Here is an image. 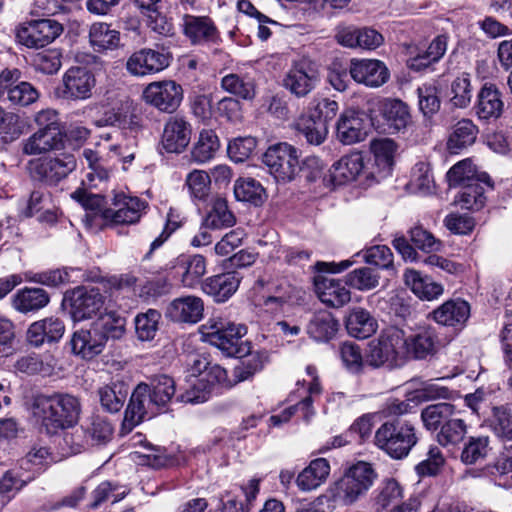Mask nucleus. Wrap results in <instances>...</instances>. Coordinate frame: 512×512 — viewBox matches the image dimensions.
I'll return each instance as SVG.
<instances>
[{
  "label": "nucleus",
  "mask_w": 512,
  "mask_h": 512,
  "mask_svg": "<svg viewBox=\"0 0 512 512\" xmlns=\"http://www.w3.org/2000/svg\"><path fill=\"white\" fill-rule=\"evenodd\" d=\"M405 361L410 359L424 360L436 353L437 337L428 328L407 334L405 332Z\"/></svg>",
  "instance_id": "22"
},
{
  "label": "nucleus",
  "mask_w": 512,
  "mask_h": 512,
  "mask_svg": "<svg viewBox=\"0 0 512 512\" xmlns=\"http://www.w3.org/2000/svg\"><path fill=\"white\" fill-rule=\"evenodd\" d=\"M377 328V320L361 307L352 309L346 320V329L354 338L366 339L373 335Z\"/></svg>",
  "instance_id": "37"
},
{
  "label": "nucleus",
  "mask_w": 512,
  "mask_h": 512,
  "mask_svg": "<svg viewBox=\"0 0 512 512\" xmlns=\"http://www.w3.org/2000/svg\"><path fill=\"white\" fill-rule=\"evenodd\" d=\"M329 473V462L324 458H317L298 474L296 484L302 491H312L326 481Z\"/></svg>",
  "instance_id": "35"
},
{
  "label": "nucleus",
  "mask_w": 512,
  "mask_h": 512,
  "mask_svg": "<svg viewBox=\"0 0 512 512\" xmlns=\"http://www.w3.org/2000/svg\"><path fill=\"white\" fill-rule=\"evenodd\" d=\"M376 476L371 464L362 461L356 463L330 487L332 501L340 505L355 503L370 489Z\"/></svg>",
  "instance_id": "3"
},
{
  "label": "nucleus",
  "mask_w": 512,
  "mask_h": 512,
  "mask_svg": "<svg viewBox=\"0 0 512 512\" xmlns=\"http://www.w3.org/2000/svg\"><path fill=\"white\" fill-rule=\"evenodd\" d=\"M450 187L464 186L473 182L486 183L492 187L490 177L486 173H478L472 160L467 158L453 165L447 172Z\"/></svg>",
  "instance_id": "34"
},
{
  "label": "nucleus",
  "mask_w": 512,
  "mask_h": 512,
  "mask_svg": "<svg viewBox=\"0 0 512 512\" xmlns=\"http://www.w3.org/2000/svg\"><path fill=\"white\" fill-rule=\"evenodd\" d=\"M456 412L454 405L441 402L425 407L421 412V419L426 429L437 430L441 429Z\"/></svg>",
  "instance_id": "47"
},
{
  "label": "nucleus",
  "mask_w": 512,
  "mask_h": 512,
  "mask_svg": "<svg viewBox=\"0 0 512 512\" xmlns=\"http://www.w3.org/2000/svg\"><path fill=\"white\" fill-rule=\"evenodd\" d=\"M146 206V202L137 197L116 195L113 207L105 209L102 216L113 224H134L139 221Z\"/></svg>",
  "instance_id": "14"
},
{
  "label": "nucleus",
  "mask_w": 512,
  "mask_h": 512,
  "mask_svg": "<svg viewBox=\"0 0 512 512\" xmlns=\"http://www.w3.org/2000/svg\"><path fill=\"white\" fill-rule=\"evenodd\" d=\"M345 279L348 286L360 291H367L378 286L380 276L369 267H361L349 272Z\"/></svg>",
  "instance_id": "59"
},
{
  "label": "nucleus",
  "mask_w": 512,
  "mask_h": 512,
  "mask_svg": "<svg viewBox=\"0 0 512 512\" xmlns=\"http://www.w3.org/2000/svg\"><path fill=\"white\" fill-rule=\"evenodd\" d=\"M185 185L194 202H206L211 193V176L204 170L195 169L187 174Z\"/></svg>",
  "instance_id": "49"
},
{
  "label": "nucleus",
  "mask_w": 512,
  "mask_h": 512,
  "mask_svg": "<svg viewBox=\"0 0 512 512\" xmlns=\"http://www.w3.org/2000/svg\"><path fill=\"white\" fill-rule=\"evenodd\" d=\"M346 285V282L327 277H318L315 281V289L321 302L334 308L350 302L351 292Z\"/></svg>",
  "instance_id": "28"
},
{
  "label": "nucleus",
  "mask_w": 512,
  "mask_h": 512,
  "mask_svg": "<svg viewBox=\"0 0 512 512\" xmlns=\"http://www.w3.org/2000/svg\"><path fill=\"white\" fill-rule=\"evenodd\" d=\"M264 188L253 178H239L234 184V196L238 201L248 202L255 206L264 201Z\"/></svg>",
  "instance_id": "52"
},
{
  "label": "nucleus",
  "mask_w": 512,
  "mask_h": 512,
  "mask_svg": "<svg viewBox=\"0 0 512 512\" xmlns=\"http://www.w3.org/2000/svg\"><path fill=\"white\" fill-rule=\"evenodd\" d=\"M263 163L278 182H290L301 171L298 150L286 142L268 147L263 154Z\"/></svg>",
  "instance_id": "6"
},
{
  "label": "nucleus",
  "mask_w": 512,
  "mask_h": 512,
  "mask_svg": "<svg viewBox=\"0 0 512 512\" xmlns=\"http://www.w3.org/2000/svg\"><path fill=\"white\" fill-rule=\"evenodd\" d=\"M191 125L182 117H171L162 134L163 148L169 153H180L190 143Z\"/></svg>",
  "instance_id": "20"
},
{
  "label": "nucleus",
  "mask_w": 512,
  "mask_h": 512,
  "mask_svg": "<svg viewBox=\"0 0 512 512\" xmlns=\"http://www.w3.org/2000/svg\"><path fill=\"white\" fill-rule=\"evenodd\" d=\"M183 32L192 44L216 43L219 34L209 17L183 16Z\"/></svg>",
  "instance_id": "25"
},
{
  "label": "nucleus",
  "mask_w": 512,
  "mask_h": 512,
  "mask_svg": "<svg viewBox=\"0 0 512 512\" xmlns=\"http://www.w3.org/2000/svg\"><path fill=\"white\" fill-rule=\"evenodd\" d=\"M89 44L97 53L113 51L120 47V32L106 22L91 24L88 32Z\"/></svg>",
  "instance_id": "31"
},
{
  "label": "nucleus",
  "mask_w": 512,
  "mask_h": 512,
  "mask_svg": "<svg viewBox=\"0 0 512 512\" xmlns=\"http://www.w3.org/2000/svg\"><path fill=\"white\" fill-rule=\"evenodd\" d=\"M50 301L49 294L42 288H23L12 300L13 307L21 313L36 312Z\"/></svg>",
  "instance_id": "38"
},
{
  "label": "nucleus",
  "mask_w": 512,
  "mask_h": 512,
  "mask_svg": "<svg viewBox=\"0 0 512 512\" xmlns=\"http://www.w3.org/2000/svg\"><path fill=\"white\" fill-rule=\"evenodd\" d=\"M319 81V71L315 65L302 59L291 65L283 79V86L295 97L303 98L316 88Z\"/></svg>",
  "instance_id": "8"
},
{
  "label": "nucleus",
  "mask_w": 512,
  "mask_h": 512,
  "mask_svg": "<svg viewBox=\"0 0 512 512\" xmlns=\"http://www.w3.org/2000/svg\"><path fill=\"white\" fill-rule=\"evenodd\" d=\"M467 433V425L463 419L459 417L457 411L452 418L446 421L437 434V441L442 446L457 445L465 437Z\"/></svg>",
  "instance_id": "56"
},
{
  "label": "nucleus",
  "mask_w": 512,
  "mask_h": 512,
  "mask_svg": "<svg viewBox=\"0 0 512 512\" xmlns=\"http://www.w3.org/2000/svg\"><path fill=\"white\" fill-rule=\"evenodd\" d=\"M448 46V36L438 35L428 45L426 49L416 48L410 51V57L407 60V66L416 72H420L437 63L445 55Z\"/></svg>",
  "instance_id": "23"
},
{
  "label": "nucleus",
  "mask_w": 512,
  "mask_h": 512,
  "mask_svg": "<svg viewBox=\"0 0 512 512\" xmlns=\"http://www.w3.org/2000/svg\"><path fill=\"white\" fill-rule=\"evenodd\" d=\"M147 386L157 409L165 410L176 392L174 379L165 374L155 375Z\"/></svg>",
  "instance_id": "44"
},
{
  "label": "nucleus",
  "mask_w": 512,
  "mask_h": 512,
  "mask_svg": "<svg viewBox=\"0 0 512 512\" xmlns=\"http://www.w3.org/2000/svg\"><path fill=\"white\" fill-rule=\"evenodd\" d=\"M368 133L364 113L355 110L344 111L336 124V137L344 145H352L365 140Z\"/></svg>",
  "instance_id": "16"
},
{
  "label": "nucleus",
  "mask_w": 512,
  "mask_h": 512,
  "mask_svg": "<svg viewBox=\"0 0 512 512\" xmlns=\"http://www.w3.org/2000/svg\"><path fill=\"white\" fill-rule=\"evenodd\" d=\"M415 427L406 421H386L375 432L374 444L393 459L407 457L417 444Z\"/></svg>",
  "instance_id": "4"
},
{
  "label": "nucleus",
  "mask_w": 512,
  "mask_h": 512,
  "mask_svg": "<svg viewBox=\"0 0 512 512\" xmlns=\"http://www.w3.org/2000/svg\"><path fill=\"white\" fill-rule=\"evenodd\" d=\"M489 427L500 439L512 441V413L505 406L493 407Z\"/></svg>",
  "instance_id": "58"
},
{
  "label": "nucleus",
  "mask_w": 512,
  "mask_h": 512,
  "mask_svg": "<svg viewBox=\"0 0 512 512\" xmlns=\"http://www.w3.org/2000/svg\"><path fill=\"white\" fill-rule=\"evenodd\" d=\"M65 332L64 322L57 317H48L32 323L27 331L28 342L39 347L45 342L59 341Z\"/></svg>",
  "instance_id": "26"
},
{
  "label": "nucleus",
  "mask_w": 512,
  "mask_h": 512,
  "mask_svg": "<svg viewBox=\"0 0 512 512\" xmlns=\"http://www.w3.org/2000/svg\"><path fill=\"white\" fill-rule=\"evenodd\" d=\"M82 430L86 444L91 446L107 444L114 433V427L110 421L100 415H93Z\"/></svg>",
  "instance_id": "42"
},
{
  "label": "nucleus",
  "mask_w": 512,
  "mask_h": 512,
  "mask_svg": "<svg viewBox=\"0 0 512 512\" xmlns=\"http://www.w3.org/2000/svg\"><path fill=\"white\" fill-rule=\"evenodd\" d=\"M339 322L327 310L315 312L307 324V334L316 342H328L337 333Z\"/></svg>",
  "instance_id": "33"
},
{
  "label": "nucleus",
  "mask_w": 512,
  "mask_h": 512,
  "mask_svg": "<svg viewBox=\"0 0 512 512\" xmlns=\"http://www.w3.org/2000/svg\"><path fill=\"white\" fill-rule=\"evenodd\" d=\"M236 357L242 359L240 364L233 369V376L237 382L245 381L262 370L268 360L265 351H251L250 349L244 355Z\"/></svg>",
  "instance_id": "46"
},
{
  "label": "nucleus",
  "mask_w": 512,
  "mask_h": 512,
  "mask_svg": "<svg viewBox=\"0 0 512 512\" xmlns=\"http://www.w3.org/2000/svg\"><path fill=\"white\" fill-rule=\"evenodd\" d=\"M490 451V438L486 435L471 436L467 439L461 452V461L472 465L484 459Z\"/></svg>",
  "instance_id": "57"
},
{
  "label": "nucleus",
  "mask_w": 512,
  "mask_h": 512,
  "mask_svg": "<svg viewBox=\"0 0 512 512\" xmlns=\"http://www.w3.org/2000/svg\"><path fill=\"white\" fill-rule=\"evenodd\" d=\"M479 133L478 127L470 119L458 121L450 134L447 147L451 153H458L468 146H471Z\"/></svg>",
  "instance_id": "43"
},
{
  "label": "nucleus",
  "mask_w": 512,
  "mask_h": 512,
  "mask_svg": "<svg viewBox=\"0 0 512 512\" xmlns=\"http://www.w3.org/2000/svg\"><path fill=\"white\" fill-rule=\"evenodd\" d=\"M26 123L15 112L0 107V137L3 142L10 143L25 133Z\"/></svg>",
  "instance_id": "50"
},
{
  "label": "nucleus",
  "mask_w": 512,
  "mask_h": 512,
  "mask_svg": "<svg viewBox=\"0 0 512 512\" xmlns=\"http://www.w3.org/2000/svg\"><path fill=\"white\" fill-rule=\"evenodd\" d=\"M101 406L109 413L121 410L128 396V386L123 381H113L98 389Z\"/></svg>",
  "instance_id": "41"
},
{
  "label": "nucleus",
  "mask_w": 512,
  "mask_h": 512,
  "mask_svg": "<svg viewBox=\"0 0 512 512\" xmlns=\"http://www.w3.org/2000/svg\"><path fill=\"white\" fill-rule=\"evenodd\" d=\"M38 98L39 92L30 83L23 81L13 85L11 82L8 90V100L11 104L25 107L36 102Z\"/></svg>",
  "instance_id": "64"
},
{
  "label": "nucleus",
  "mask_w": 512,
  "mask_h": 512,
  "mask_svg": "<svg viewBox=\"0 0 512 512\" xmlns=\"http://www.w3.org/2000/svg\"><path fill=\"white\" fill-rule=\"evenodd\" d=\"M149 391L147 383H140L134 389L124 418L130 426H136L146 417L150 419L161 411L157 409Z\"/></svg>",
  "instance_id": "17"
},
{
  "label": "nucleus",
  "mask_w": 512,
  "mask_h": 512,
  "mask_svg": "<svg viewBox=\"0 0 512 512\" xmlns=\"http://www.w3.org/2000/svg\"><path fill=\"white\" fill-rule=\"evenodd\" d=\"M259 492V480L251 479L247 486L228 491L221 497L223 512H248L247 506Z\"/></svg>",
  "instance_id": "32"
},
{
  "label": "nucleus",
  "mask_w": 512,
  "mask_h": 512,
  "mask_svg": "<svg viewBox=\"0 0 512 512\" xmlns=\"http://www.w3.org/2000/svg\"><path fill=\"white\" fill-rule=\"evenodd\" d=\"M222 88L243 99H252L255 95L254 84L250 79L237 74H228L222 78Z\"/></svg>",
  "instance_id": "61"
},
{
  "label": "nucleus",
  "mask_w": 512,
  "mask_h": 512,
  "mask_svg": "<svg viewBox=\"0 0 512 512\" xmlns=\"http://www.w3.org/2000/svg\"><path fill=\"white\" fill-rule=\"evenodd\" d=\"M219 146V139L213 130H202L192 149V158L197 163H205L215 156Z\"/></svg>",
  "instance_id": "55"
},
{
  "label": "nucleus",
  "mask_w": 512,
  "mask_h": 512,
  "mask_svg": "<svg viewBox=\"0 0 512 512\" xmlns=\"http://www.w3.org/2000/svg\"><path fill=\"white\" fill-rule=\"evenodd\" d=\"M349 72L357 83L371 88L384 85L390 78V72L385 63L377 59H353Z\"/></svg>",
  "instance_id": "13"
},
{
  "label": "nucleus",
  "mask_w": 512,
  "mask_h": 512,
  "mask_svg": "<svg viewBox=\"0 0 512 512\" xmlns=\"http://www.w3.org/2000/svg\"><path fill=\"white\" fill-rule=\"evenodd\" d=\"M80 411L79 399L66 393L38 395L32 403L33 417L48 434L73 426L79 419Z\"/></svg>",
  "instance_id": "1"
},
{
  "label": "nucleus",
  "mask_w": 512,
  "mask_h": 512,
  "mask_svg": "<svg viewBox=\"0 0 512 512\" xmlns=\"http://www.w3.org/2000/svg\"><path fill=\"white\" fill-rule=\"evenodd\" d=\"M364 168V159L360 153L343 156L332 167V177L339 183L356 180Z\"/></svg>",
  "instance_id": "45"
},
{
  "label": "nucleus",
  "mask_w": 512,
  "mask_h": 512,
  "mask_svg": "<svg viewBox=\"0 0 512 512\" xmlns=\"http://www.w3.org/2000/svg\"><path fill=\"white\" fill-rule=\"evenodd\" d=\"M64 28L54 19L31 20L17 30V39L28 48H42L58 38Z\"/></svg>",
  "instance_id": "7"
},
{
  "label": "nucleus",
  "mask_w": 512,
  "mask_h": 512,
  "mask_svg": "<svg viewBox=\"0 0 512 512\" xmlns=\"http://www.w3.org/2000/svg\"><path fill=\"white\" fill-rule=\"evenodd\" d=\"M100 334H103L104 343L108 339H120L125 333L126 319L115 312L101 315L92 323Z\"/></svg>",
  "instance_id": "54"
},
{
  "label": "nucleus",
  "mask_w": 512,
  "mask_h": 512,
  "mask_svg": "<svg viewBox=\"0 0 512 512\" xmlns=\"http://www.w3.org/2000/svg\"><path fill=\"white\" fill-rule=\"evenodd\" d=\"M62 97L68 100H86L92 96L96 79L85 67H71L62 77Z\"/></svg>",
  "instance_id": "11"
},
{
  "label": "nucleus",
  "mask_w": 512,
  "mask_h": 512,
  "mask_svg": "<svg viewBox=\"0 0 512 512\" xmlns=\"http://www.w3.org/2000/svg\"><path fill=\"white\" fill-rule=\"evenodd\" d=\"M504 109L501 92L495 84L485 83L480 89L474 111L480 120H492L501 116Z\"/></svg>",
  "instance_id": "24"
},
{
  "label": "nucleus",
  "mask_w": 512,
  "mask_h": 512,
  "mask_svg": "<svg viewBox=\"0 0 512 512\" xmlns=\"http://www.w3.org/2000/svg\"><path fill=\"white\" fill-rule=\"evenodd\" d=\"M451 103L457 108H466L472 98L471 82L468 74L457 76L451 83Z\"/></svg>",
  "instance_id": "62"
},
{
  "label": "nucleus",
  "mask_w": 512,
  "mask_h": 512,
  "mask_svg": "<svg viewBox=\"0 0 512 512\" xmlns=\"http://www.w3.org/2000/svg\"><path fill=\"white\" fill-rule=\"evenodd\" d=\"M206 342L220 349L226 356L233 357L249 352V345L242 342L247 327L222 318H211L202 326Z\"/></svg>",
  "instance_id": "5"
},
{
  "label": "nucleus",
  "mask_w": 512,
  "mask_h": 512,
  "mask_svg": "<svg viewBox=\"0 0 512 512\" xmlns=\"http://www.w3.org/2000/svg\"><path fill=\"white\" fill-rule=\"evenodd\" d=\"M70 314L74 321H83L99 314L105 297L98 288L76 287L69 295Z\"/></svg>",
  "instance_id": "10"
},
{
  "label": "nucleus",
  "mask_w": 512,
  "mask_h": 512,
  "mask_svg": "<svg viewBox=\"0 0 512 512\" xmlns=\"http://www.w3.org/2000/svg\"><path fill=\"white\" fill-rule=\"evenodd\" d=\"M433 319L441 325L463 326L470 316V305L462 299L448 300L432 312Z\"/></svg>",
  "instance_id": "30"
},
{
  "label": "nucleus",
  "mask_w": 512,
  "mask_h": 512,
  "mask_svg": "<svg viewBox=\"0 0 512 512\" xmlns=\"http://www.w3.org/2000/svg\"><path fill=\"white\" fill-rule=\"evenodd\" d=\"M143 98L159 111L173 113L183 99V90L173 80L152 82L144 89Z\"/></svg>",
  "instance_id": "9"
},
{
  "label": "nucleus",
  "mask_w": 512,
  "mask_h": 512,
  "mask_svg": "<svg viewBox=\"0 0 512 512\" xmlns=\"http://www.w3.org/2000/svg\"><path fill=\"white\" fill-rule=\"evenodd\" d=\"M405 284L421 299L433 300L443 294V286L431 281L427 277L413 269H407L404 273Z\"/></svg>",
  "instance_id": "40"
},
{
  "label": "nucleus",
  "mask_w": 512,
  "mask_h": 512,
  "mask_svg": "<svg viewBox=\"0 0 512 512\" xmlns=\"http://www.w3.org/2000/svg\"><path fill=\"white\" fill-rule=\"evenodd\" d=\"M178 270L180 282L186 288H194L200 284L207 272V261L200 254H181L172 266Z\"/></svg>",
  "instance_id": "21"
},
{
  "label": "nucleus",
  "mask_w": 512,
  "mask_h": 512,
  "mask_svg": "<svg viewBox=\"0 0 512 512\" xmlns=\"http://www.w3.org/2000/svg\"><path fill=\"white\" fill-rule=\"evenodd\" d=\"M204 225L211 229H222L231 227L236 219L233 213L228 209L227 201L223 198H216L211 210L203 219Z\"/></svg>",
  "instance_id": "53"
},
{
  "label": "nucleus",
  "mask_w": 512,
  "mask_h": 512,
  "mask_svg": "<svg viewBox=\"0 0 512 512\" xmlns=\"http://www.w3.org/2000/svg\"><path fill=\"white\" fill-rule=\"evenodd\" d=\"M71 351L82 359L90 360L99 355L104 347V337L93 324L88 329H80L73 333L70 340Z\"/></svg>",
  "instance_id": "19"
},
{
  "label": "nucleus",
  "mask_w": 512,
  "mask_h": 512,
  "mask_svg": "<svg viewBox=\"0 0 512 512\" xmlns=\"http://www.w3.org/2000/svg\"><path fill=\"white\" fill-rule=\"evenodd\" d=\"M203 313V300L194 295L175 298L166 309V317L177 323L195 324L203 318Z\"/></svg>",
  "instance_id": "18"
},
{
  "label": "nucleus",
  "mask_w": 512,
  "mask_h": 512,
  "mask_svg": "<svg viewBox=\"0 0 512 512\" xmlns=\"http://www.w3.org/2000/svg\"><path fill=\"white\" fill-rule=\"evenodd\" d=\"M382 113L388 128L393 132H404L411 124L408 106L399 99L387 100L383 105Z\"/></svg>",
  "instance_id": "39"
},
{
  "label": "nucleus",
  "mask_w": 512,
  "mask_h": 512,
  "mask_svg": "<svg viewBox=\"0 0 512 512\" xmlns=\"http://www.w3.org/2000/svg\"><path fill=\"white\" fill-rule=\"evenodd\" d=\"M405 330L390 326L368 343L366 363L374 368H395L405 361Z\"/></svg>",
  "instance_id": "2"
},
{
  "label": "nucleus",
  "mask_w": 512,
  "mask_h": 512,
  "mask_svg": "<svg viewBox=\"0 0 512 512\" xmlns=\"http://www.w3.org/2000/svg\"><path fill=\"white\" fill-rule=\"evenodd\" d=\"M76 168L74 155L63 153L57 157L38 160L33 168L34 174L49 185H56Z\"/></svg>",
  "instance_id": "12"
},
{
  "label": "nucleus",
  "mask_w": 512,
  "mask_h": 512,
  "mask_svg": "<svg viewBox=\"0 0 512 512\" xmlns=\"http://www.w3.org/2000/svg\"><path fill=\"white\" fill-rule=\"evenodd\" d=\"M481 182H473L462 186L458 202L464 209L479 210L485 204L484 188Z\"/></svg>",
  "instance_id": "63"
},
{
  "label": "nucleus",
  "mask_w": 512,
  "mask_h": 512,
  "mask_svg": "<svg viewBox=\"0 0 512 512\" xmlns=\"http://www.w3.org/2000/svg\"><path fill=\"white\" fill-rule=\"evenodd\" d=\"M169 64V54L144 48L134 52L128 58L126 69L134 76H144L160 72L168 67Z\"/></svg>",
  "instance_id": "15"
},
{
  "label": "nucleus",
  "mask_w": 512,
  "mask_h": 512,
  "mask_svg": "<svg viewBox=\"0 0 512 512\" xmlns=\"http://www.w3.org/2000/svg\"><path fill=\"white\" fill-rule=\"evenodd\" d=\"M240 277L236 272H226L207 278L202 290L217 303L227 301L238 289Z\"/></svg>",
  "instance_id": "27"
},
{
  "label": "nucleus",
  "mask_w": 512,
  "mask_h": 512,
  "mask_svg": "<svg viewBox=\"0 0 512 512\" xmlns=\"http://www.w3.org/2000/svg\"><path fill=\"white\" fill-rule=\"evenodd\" d=\"M64 133L62 130H37L22 143L25 155H40L62 147Z\"/></svg>",
  "instance_id": "29"
},
{
  "label": "nucleus",
  "mask_w": 512,
  "mask_h": 512,
  "mask_svg": "<svg viewBox=\"0 0 512 512\" xmlns=\"http://www.w3.org/2000/svg\"><path fill=\"white\" fill-rule=\"evenodd\" d=\"M161 314L155 309L138 314L135 318V329L138 338L142 341L152 340L158 330Z\"/></svg>",
  "instance_id": "60"
},
{
  "label": "nucleus",
  "mask_w": 512,
  "mask_h": 512,
  "mask_svg": "<svg viewBox=\"0 0 512 512\" xmlns=\"http://www.w3.org/2000/svg\"><path fill=\"white\" fill-rule=\"evenodd\" d=\"M396 143L389 138L376 139L371 143L374 164L377 167V178H385L391 174L394 165Z\"/></svg>",
  "instance_id": "36"
},
{
  "label": "nucleus",
  "mask_w": 512,
  "mask_h": 512,
  "mask_svg": "<svg viewBox=\"0 0 512 512\" xmlns=\"http://www.w3.org/2000/svg\"><path fill=\"white\" fill-rule=\"evenodd\" d=\"M404 496L402 485L393 478H387L382 481L376 491L374 504L377 511H382L391 505H396Z\"/></svg>",
  "instance_id": "51"
},
{
  "label": "nucleus",
  "mask_w": 512,
  "mask_h": 512,
  "mask_svg": "<svg viewBox=\"0 0 512 512\" xmlns=\"http://www.w3.org/2000/svg\"><path fill=\"white\" fill-rule=\"evenodd\" d=\"M296 130L307 143L316 146L322 144L328 134L325 121L316 119L314 116L301 117L296 123Z\"/></svg>",
  "instance_id": "48"
}]
</instances>
